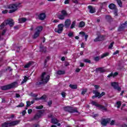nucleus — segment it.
<instances>
[{
    "label": "nucleus",
    "mask_w": 127,
    "mask_h": 127,
    "mask_svg": "<svg viewBox=\"0 0 127 127\" xmlns=\"http://www.w3.org/2000/svg\"><path fill=\"white\" fill-rule=\"evenodd\" d=\"M46 75V72H43L42 73V75L41 76V82H37L35 84L36 86L37 87H39V86H40V85H42V84H47L48 82L49 81V80H50V76L49 75H48L46 77H44V76Z\"/></svg>",
    "instance_id": "f257e3e1"
},
{
    "label": "nucleus",
    "mask_w": 127,
    "mask_h": 127,
    "mask_svg": "<svg viewBox=\"0 0 127 127\" xmlns=\"http://www.w3.org/2000/svg\"><path fill=\"white\" fill-rule=\"evenodd\" d=\"M19 5L20 3L10 4L7 5L6 8L10 9L9 10V13H12L17 10V7H19Z\"/></svg>",
    "instance_id": "f03ea898"
},
{
    "label": "nucleus",
    "mask_w": 127,
    "mask_h": 127,
    "mask_svg": "<svg viewBox=\"0 0 127 127\" xmlns=\"http://www.w3.org/2000/svg\"><path fill=\"white\" fill-rule=\"evenodd\" d=\"M16 85H17V82L16 81H14L10 84L1 86L0 89L2 91H6L7 90H10V89L15 88L16 87Z\"/></svg>",
    "instance_id": "7ed1b4c3"
},
{
    "label": "nucleus",
    "mask_w": 127,
    "mask_h": 127,
    "mask_svg": "<svg viewBox=\"0 0 127 127\" xmlns=\"http://www.w3.org/2000/svg\"><path fill=\"white\" fill-rule=\"evenodd\" d=\"M20 123L19 120H16L15 121H12L10 123L8 122H4L1 124L2 127H14V126H16L18 125Z\"/></svg>",
    "instance_id": "20e7f679"
},
{
    "label": "nucleus",
    "mask_w": 127,
    "mask_h": 127,
    "mask_svg": "<svg viewBox=\"0 0 127 127\" xmlns=\"http://www.w3.org/2000/svg\"><path fill=\"white\" fill-rule=\"evenodd\" d=\"M64 110L65 112H67L68 113H70V114H74V113H77V114H79L77 108H74L72 107L67 106L64 107Z\"/></svg>",
    "instance_id": "39448f33"
},
{
    "label": "nucleus",
    "mask_w": 127,
    "mask_h": 127,
    "mask_svg": "<svg viewBox=\"0 0 127 127\" xmlns=\"http://www.w3.org/2000/svg\"><path fill=\"white\" fill-rule=\"evenodd\" d=\"M93 93L95 94V95H93L92 97V99H95V98L101 99L103 96H105V95H106V93L105 92H102L101 93H100L98 90H93Z\"/></svg>",
    "instance_id": "423d86ee"
},
{
    "label": "nucleus",
    "mask_w": 127,
    "mask_h": 127,
    "mask_svg": "<svg viewBox=\"0 0 127 127\" xmlns=\"http://www.w3.org/2000/svg\"><path fill=\"white\" fill-rule=\"evenodd\" d=\"M108 7L110 8V9H112V10H114L113 13L115 16H118L119 15L118 14V10L116 5L112 3L109 5Z\"/></svg>",
    "instance_id": "0eeeda50"
},
{
    "label": "nucleus",
    "mask_w": 127,
    "mask_h": 127,
    "mask_svg": "<svg viewBox=\"0 0 127 127\" xmlns=\"http://www.w3.org/2000/svg\"><path fill=\"white\" fill-rule=\"evenodd\" d=\"M63 28H64V24H60L58 25V29L56 28L55 29V32H57V33H62V31H63Z\"/></svg>",
    "instance_id": "6e6552de"
},
{
    "label": "nucleus",
    "mask_w": 127,
    "mask_h": 127,
    "mask_svg": "<svg viewBox=\"0 0 127 127\" xmlns=\"http://www.w3.org/2000/svg\"><path fill=\"white\" fill-rule=\"evenodd\" d=\"M111 86L112 87H113L115 90H117V91H119V92H121V91H122V88H121V87L119 86V83H118V82H112Z\"/></svg>",
    "instance_id": "1a4fd4ad"
},
{
    "label": "nucleus",
    "mask_w": 127,
    "mask_h": 127,
    "mask_svg": "<svg viewBox=\"0 0 127 127\" xmlns=\"http://www.w3.org/2000/svg\"><path fill=\"white\" fill-rule=\"evenodd\" d=\"M106 37L105 35H99L97 36V38H96L94 40V42H98L100 41H103V40H105V38Z\"/></svg>",
    "instance_id": "9d476101"
},
{
    "label": "nucleus",
    "mask_w": 127,
    "mask_h": 127,
    "mask_svg": "<svg viewBox=\"0 0 127 127\" xmlns=\"http://www.w3.org/2000/svg\"><path fill=\"white\" fill-rule=\"evenodd\" d=\"M110 122H111V119L110 118L103 119L102 120L101 124L103 127H107V125L109 124Z\"/></svg>",
    "instance_id": "9b49d317"
},
{
    "label": "nucleus",
    "mask_w": 127,
    "mask_h": 127,
    "mask_svg": "<svg viewBox=\"0 0 127 127\" xmlns=\"http://www.w3.org/2000/svg\"><path fill=\"white\" fill-rule=\"evenodd\" d=\"M38 112L39 113L36 114L34 116V118L32 119V121H33L34 120H38V119L41 118V116L43 114V111H42V110H38Z\"/></svg>",
    "instance_id": "f8f14e48"
},
{
    "label": "nucleus",
    "mask_w": 127,
    "mask_h": 127,
    "mask_svg": "<svg viewBox=\"0 0 127 127\" xmlns=\"http://www.w3.org/2000/svg\"><path fill=\"white\" fill-rule=\"evenodd\" d=\"M127 21H126L125 23L121 24L118 28V31H124L125 30V28H126V26H127Z\"/></svg>",
    "instance_id": "ddd939ff"
},
{
    "label": "nucleus",
    "mask_w": 127,
    "mask_h": 127,
    "mask_svg": "<svg viewBox=\"0 0 127 127\" xmlns=\"http://www.w3.org/2000/svg\"><path fill=\"white\" fill-rule=\"evenodd\" d=\"M88 9L89 10L90 13H95L96 12V8L92 5H89L87 6Z\"/></svg>",
    "instance_id": "4468645a"
},
{
    "label": "nucleus",
    "mask_w": 127,
    "mask_h": 127,
    "mask_svg": "<svg viewBox=\"0 0 127 127\" xmlns=\"http://www.w3.org/2000/svg\"><path fill=\"white\" fill-rule=\"evenodd\" d=\"M38 19L40 20H44L46 18V13H41L38 15Z\"/></svg>",
    "instance_id": "2eb2a0df"
},
{
    "label": "nucleus",
    "mask_w": 127,
    "mask_h": 127,
    "mask_svg": "<svg viewBox=\"0 0 127 127\" xmlns=\"http://www.w3.org/2000/svg\"><path fill=\"white\" fill-rule=\"evenodd\" d=\"M71 25V20L70 19H67L64 22V27L65 28H68L70 27Z\"/></svg>",
    "instance_id": "dca6fc26"
},
{
    "label": "nucleus",
    "mask_w": 127,
    "mask_h": 127,
    "mask_svg": "<svg viewBox=\"0 0 127 127\" xmlns=\"http://www.w3.org/2000/svg\"><path fill=\"white\" fill-rule=\"evenodd\" d=\"M5 22H6V25H7V24H8V25L10 27H12V26L13 25H14V22H13V20L12 19H11V20H5Z\"/></svg>",
    "instance_id": "f3484780"
},
{
    "label": "nucleus",
    "mask_w": 127,
    "mask_h": 127,
    "mask_svg": "<svg viewBox=\"0 0 127 127\" xmlns=\"http://www.w3.org/2000/svg\"><path fill=\"white\" fill-rule=\"evenodd\" d=\"M47 51V48L45 46H42L41 45L40 46V52H42V53H46Z\"/></svg>",
    "instance_id": "a211bd4d"
},
{
    "label": "nucleus",
    "mask_w": 127,
    "mask_h": 127,
    "mask_svg": "<svg viewBox=\"0 0 127 127\" xmlns=\"http://www.w3.org/2000/svg\"><path fill=\"white\" fill-rule=\"evenodd\" d=\"M105 18L107 20V21H108V22H109L110 23H111V22H113V21H114V18H113L112 17V16L110 15H107L106 16Z\"/></svg>",
    "instance_id": "6ab92c4d"
},
{
    "label": "nucleus",
    "mask_w": 127,
    "mask_h": 127,
    "mask_svg": "<svg viewBox=\"0 0 127 127\" xmlns=\"http://www.w3.org/2000/svg\"><path fill=\"white\" fill-rule=\"evenodd\" d=\"M96 72H100V73H105L106 69H104V67H98L95 69Z\"/></svg>",
    "instance_id": "aec40b11"
},
{
    "label": "nucleus",
    "mask_w": 127,
    "mask_h": 127,
    "mask_svg": "<svg viewBox=\"0 0 127 127\" xmlns=\"http://www.w3.org/2000/svg\"><path fill=\"white\" fill-rule=\"evenodd\" d=\"M52 124H53L54 125H57L58 123H59V121L57 120L56 118H52L51 120Z\"/></svg>",
    "instance_id": "412c9836"
},
{
    "label": "nucleus",
    "mask_w": 127,
    "mask_h": 127,
    "mask_svg": "<svg viewBox=\"0 0 127 127\" xmlns=\"http://www.w3.org/2000/svg\"><path fill=\"white\" fill-rule=\"evenodd\" d=\"M36 29L37 30V32L40 34V32L42 31V30L43 29V27L42 26H39L36 27Z\"/></svg>",
    "instance_id": "4be33fe9"
},
{
    "label": "nucleus",
    "mask_w": 127,
    "mask_h": 127,
    "mask_svg": "<svg viewBox=\"0 0 127 127\" xmlns=\"http://www.w3.org/2000/svg\"><path fill=\"white\" fill-rule=\"evenodd\" d=\"M26 20H27V19H26V18H20L18 19V21L19 23H23L24 22H25V21H26Z\"/></svg>",
    "instance_id": "5701e85b"
},
{
    "label": "nucleus",
    "mask_w": 127,
    "mask_h": 127,
    "mask_svg": "<svg viewBox=\"0 0 127 127\" xmlns=\"http://www.w3.org/2000/svg\"><path fill=\"white\" fill-rule=\"evenodd\" d=\"M6 23L5 22V21L3 22L0 25V30L3 29L4 28V26H6Z\"/></svg>",
    "instance_id": "b1692460"
},
{
    "label": "nucleus",
    "mask_w": 127,
    "mask_h": 127,
    "mask_svg": "<svg viewBox=\"0 0 127 127\" xmlns=\"http://www.w3.org/2000/svg\"><path fill=\"white\" fill-rule=\"evenodd\" d=\"M110 55V53H105L104 54H103L101 56V59H103V58H105V57H107L108 56H109Z\"/></svg>",
    "instance_id": "393cba45"
},
{
    "label": "nucleus",
    "mask_w": 127,
    "mask_h": 127,
    "mask_svg": "<svg viewBox=\"0 0 127 127\" xmlns=\"http://www.w3.org/2000/svg\"><path fill=\"white\" fill-rule=\"evenodd\" d=\"M57 17L60 20H64V19H65V16L62 14H58L57 15Z\"/></svg>",
    "instance_id": "a878e982"
},
{
    "label": "nucleus",
    "mask_w": 127,
    "mask_h": 127,
    "mask_svg": "<svg viewBox=\"0 0 127 127\" xmlns=\"http://www.w3.org/2000/svg\"><path fill=\"white\" fill-rule=\"evenodd\" d=\"M58 75H64L65 74V70H59L57 72Z\"/></svg>",
    "instance_id": "bb28decb"
},
{
    "label": "nucleus",
    "mask_w": 127,
    "mask_h": 127,
    "mask_svg": "<svg viewBox=\"0 0 127 127\" xmlns=\"http://www.w3.org/2000/svg\"><path fill=\"white\" fill-rule=\"evenodd\" d=\"M32 64V63L31 62H30L28 63L27 64H26L24 66V67L25 68H29L30 67V66H31Z\"/></svg>",
    "instance_id": "cd10ccee"
},
{
    "label": "nucleus",
    "mask_w": 127,
    "mask_h": 127,
    "mask_svg": "<svg viewBox=\"0 0 127 127\" xmlns=\"http://www.w3.org/2000/svg\"><path fill=\"white\" fill-rule=\"evenodd\" d=\"M24 79L22 81L21 84V85H22V84H24V83H26V82H27V80H28V77L25 76L24 77Z\"/></svg>",
    "instance_id": "c85d7f7f"
},
{
    "label": "nucleus",
    "mask_w": 127,
    "mask_h": 127,
    "mask_svg": "<svg viewBox=\"0 0 127 127\" xmlns=\"http://www.w3.org/2000/svg\"><path fill=\"white\" fill-rule=\"evenodd\" d=\"M116 1L120 7H123V2H122V0H116Z\"/></svg>",
    "instance_id": "c756f323"
},
{
    "label": "nucleus",
    "mask_w": 127,
    "mask_h": 127,
    "mask_svg": "<svg viewBox=\"0 0 127 127\" xmlns=\"http://www.w3.org/2000/svg\"><path fill=\"white\" fill-rule=\"evenodd\" d=\"M84 26H85V22L83 21L80 22L78 25V27H79V28H81L82 27H84Z\"/></svg>",
    "instance_id": "7c9ffc66"
},
{
    "label": "nucleus",
    "mask_w": 127,
    "mask_h": 127,
    "mask_svg": "<svg viewBox=\"0 0 127 127\" xmlns=\"http://www.w3.org/2000/svg\"><path fill=\"white\" fill-rule=\"evenodd\" d=\"M61 13L62 15L64 16H67V15H68V13H67V11L65 10H63L61 11Z\"/></svg>",
    "instance_id": "2f4dec72"
},
{
    "label": "nucleus",
    "mask_w": 127,
    "mask_h": 127,
    "mask_svg": "<svg viewBox=\"0 0 127 127\" xmlns=\"http://www.w3.org/2000/svg\"><path fill=\"white\" fill-rule=\"evenodd\" d=\"M98 108H99L100 110H102V111H107V110L106 107L101 105H99Z\"/></svg>",
    "instance_id": "473e14b6"
},
{
    "label": "nucleus",
    "mask_w": 127,
    "mask_h": 127,
    "mask_svg": "<svg viewBox=\"0 0 127 127\" xmlns=\"http://www.w3.org/2000/svg\"><path fill=\"white\" fill-rule=\"evenodd\" d=\"M106 5H107V2L100 3V8H101V9H103V8H104V7L106 6Z\"/></svg>",
    "instance_id": "72a5a7b5"
},
{
    "label": "nucleus",
    "mask_w": 127,
    "mask_h": 127,
    "mask_svg": "<svg viewBox=\"0 0 127 127\" xmlns=\"http://www.w3.org/2000/svg\"><path fill=\"white\" fill-rule=\"evenodd\" d=\"M39 34H40L39 33L35 32V34L33 35V39H36V38H37L38 36H39Z\"/></svg>",
    "instance_id": "f704fd0d"
},
{
    "label": "nucleus",
    "mask_w": 127,
    "mask_h": 127,
    "mask_svg": "<svg viewBox=\"0 0 127 127\" xmlns=\"http://www.w3.org/2000/svg\"><path fill=\"white\" fill-rule=\"evenodd\" d=\"M75 25H76V20H74V21H72V23L70 26V29H73V28H74V27H75Z\"/></svg>",
    "instance_id": "c9c22d12"
},
{
    "label": "nucleus",
    "mask_w": 127,
    "mask_h": 127,
    "mask_svg": "<svg viewBox=\"0 0 127 127\" xmlns=\"http://www.w3.org/2000/svg\"><path fill=\"white\" fill-rule=\"evenodd\" d=\"M116 105H117V109H120L121 106H122V102L121 101H117L116 102Z\"/></svg>",
    "instance_id": "e433bc0d"
},
{
    "label": "nucleus",
    "mask_w": 127,
    "mask_h": 127,
    "mask_svg": "<svg viewBox=\"0 0 127 127\" xmlns=\"http://www.w3.org/2000/svg\"><path fill=\"white\" fill-rule=\"evenodd\" d=\"M93 59L94 61H95V62H98L100 61V59H101V58L100 57V56H97V57H95Z\"/></svg>",
    "instance_id": "4c0bfd02"
},
{
    "label": "nucleus",
    "mask_w": 127,
    "mask_h": 127,
    "mask_svg": "<svg viewBox=\"0 0 127 127\" xmlns=\"http://www.w3.org/2000/svg\"><path fill=\"white\" fill-rule=\"evenodd\" d=\"M69 87L71 89H77V85L69 84Z\"/></svg>",
    "instance_id": "58836bf2"
},
{
    "label": "nucleus",
    "mask_w": 127,
    "mask_h": 127,
    "mask_svg": "<svg viewBox=\"0 0 127 127\" xmlns=\"http://www.w3.org/2000/svg\"><path fill=\"white\" fill-rule=\"evenodd\" d=\"M92 105H93V106H95V107H97L98 108H99V107H100V104H97V102H96L95 101H92Z\"/></svg>",
    "instance_id": "ea45409f"
},
{
    "label": "nucleus",
    "mask_w": 127,
    "mask_h": 127,
    "mask_svg": "<svg viewBox=\"0 0 127 127\" xmlns=\"http://www.w3.org/2000/svg\"><path fill=\"white\" fill-rule=\"evenodd\" d=\"M83 62H85V63H89V64H91V60L88 59H85L83 60Z\"/></svg>",
    "instance_id": "a19ab883"
},
{
    "label": "nucleus",
    "mask_w": 127,
    "mask_h": 127,
    "mask_svg": "<svg viewBox=\"0 0 127 127\" xmlns=\"http://www.w3.org/2000/svg\"><path fill=\"white\" fill-rule=\"evenodd\" d=\"M47 98V96H46V95H43L40 97V99L41 100H43L44 101H45Z\"/></svg>",
    "instance_id": "79ce46f5"
},
{
    "label": "nucleus",
    "mask_w": 127,
    "mask_h": 127,
    "mask_svg": "<svg viewBox=\"0 0 127 127\" xmlns=\"http://www.w3.org/2000/svg\"><path fill=\"white\" fill-rule=\"evenodd\" d=\"M116 126H117L118 127H127V125L126 124H123L122 125H121V124H117L116 125Z\"/></svg>",
    "instance_id": "37998d69"
},
{
    "label": "nucleus",
    "mask_w": 127,
    "mask_h": 127,
    "mask_svg": "<svg viewBox=\"0 0 127 127\" xmlns=\"http://www.w3.org/2000/svg\"><path fill=\"white\" fill-rule=\"evenodd\" d=\"M24 107V104L23 103H20L17 106V108H22Z\"/></svg>",
    "instance_id": "c03bdc74"
},
{
    "label": "nucleus",
    "mask_w": 127,
    "mask_h": 127,
    "mask_svg": "<svg viewBox=\"0 0 127 127\" xmlns=\"http://www.w3.org/2000/svg\"><path fill=\"white\" fill-rule=\"evenodd\" d=\"M114 42H112L108 47L109 49H112L114 46Z\"/></svg>",
    "instance_id": "a18cd8bd"
},
{
    "label": "nucleus",
    "mask_w": 127,
    "mask_h": 127,
    "mask_svg": "<svg viewBox=\"0 0 127 127\" xmlns=\"http://www.w3.org/2000/svg\"><path fill=\"white\" fill-rule=\"evenodd\" d=\"M36 109L37 110H42V109H43V105H40L39 106H37V107H36Z\"/></svg>",
    "instance_id": "49530a36"
},
{
    "label": "nucleus",
    "mask_w": 127,
    "mask_h": 127,
    "mask_svg": "<svg viewBox=\"0 0 127 127\" xmlns=\"http://www.w3.org/2000/svg\"><path fill=\"white\" fill-rule=\"evenodd\" d=\"M4 72H5V70L4 69H2L1 71H0V77H1V76H2Z\"/></svg>",
    "instance_id": "de8ad7c7"
},
{
    "label": "nucleus",
    "mask_w": 127,
    "mask_h": 127,
    "mask_svg": "<svg viewBox=\"0 0 127 127\" xmlns=\"http://www.w3.org/2000/svg\"><path fill=\"white\" fill-rule=\"evenodd\" d=\"M61 95H62L63 98H66V92H62Z\"/></svg>",
    "instance_id": "09e8293b"
},
{
    "label": "nucleus",
    "mask_w": 127,
    "mask_h": 127,
    "mask_svg": "<svg viewBox=\"0 0 127 127\" xmlns=\"http://www.w3.org/2000/svg\"><path fill=\"white\" fill-rule=\"evenodd\" d=\"M113 78H115V77H117V76L119 75V72H114V73H113Z\"/></svg>",
    "instance_id": "8fccbe9b"
},
{
    "label": "nucleus",
    "mask_w": 127,
    "mask_h": 127,
    "mask_svg": "<svg viewBox=\"0 0 127 127\" xmlns=\"http://www.w3.org/2000/svg\"><path fill=\"white\" fill-rule=\"evenodd\" d=\"M5 33H6V29H3L2 31L1 35L3 36L5 34Z\"/></svg>",
    "instance_id": "3c124183"
},
{
    "label": "nucleus",
    "mask_w": 127,
    "mask_h": 127,
    "mask_svg": "<svg viewBox=\"0 0 127 127\" xmlns=\"http://www.w3.org/2000/svg\"><path fill=\"white\" fill-rule=\"evenodd\" d=\"M32 127H40V125L38 124H35L33 125Z\"/></svg>",
    "instance_id": "603ef678"
},
{
    "label": "nucleus",
    "mask_w": 127,
    "mask_h": 127,
    "mask_svg": "<svg viewBox=\"0 0 127 127\" xmlns=\"http://www.w3.org/2000/svg\"><path fill=\"white\" fill-rule=\"evenodd\" d=\"M48 105L49 107H51V105H52V100H50L48 102Z\"/></svg>",
    "instance_id": "864d4df0"
},
{
    "label": "nucleus",
    "mask_w": 127,
    "mask_h": 127,
    "mask_svg": "<svg viewBox=\"0 0 127 127\" xmlns=\"http://www.w3.org/2000/svg\"><path fill=\"white\" fill-rule=\"evenodd\" d=\"M87 93V90L86 89H84L83 91L81 92V95H85Z\"/></svg>",
    "instance_id": "5fc2aeb1"
},
{
    "label": "nucleus",
    "mask_w": 127,
    "mask_h": 127,
    "mask_svg": "<svg viewBox=\"0 0 127 127\" xmlns=\"http://www.w3.org/2000/svg\"><path fill=\"white\" fill-rule=\"evenodd\" d=\"M73 35H74V34H73L72 32H69L68 34V36H69V37H72Z\"/></svg>",
    "instance_id": "6e6d98bb"
},
{
    "label": "nucleus",
    "mask_w": 127,
    "mask_h": 127,
    "mask_svg": "<svg viewBox=\"0 0 127 127\" xmlns=\"http://www.w3.org/2000/svg\"><path fill=\"white\" fill-rule=\"evenodd\" d=\"M26 104H27L26 107H29L31 106V103H30V101H27Z\"/></svg>",
    "instance_id": "4d7b16f0"
},
{
    "label": "nucleus",
    "mask_w": 127,
    "mask_h": 127,
    "mask_svg": "<svg viewBox=\"0 0 127 127\" xmlns=\"http://www.w3.org/2000/svg\"><path fill=\"white\" fill-rule=\"evenodd\" d=\"M7 70H9V72H11V71H12V68H11V67H10V66H8L7 68L6 69V71H7Z\"/></svg>",
    "instance_id": "13d9d810"
},
{
    "label": "nucleus",
    "mask_w": 127,
    "mask_h": 127,
    "mask_svg": "<svg viewBox=\"0 0 127 127\" xmlns=\"http://www.w3.org/2000/svg\"><path fill=\"white\" fill-rule=\"evenodd\" d=\"M64 65L65 67H68V66L70 65V64H69V62H65Z\"/></svg>",
    "instance_id": "bf43d9fd"
},
{
    "label": "nucleus",
    "mask_w": 127,
    "mask_h": 127,
    "mask_svg": "<svg viewBox=\"0 0 127 127\" xmlns=\"http://www.w3.org/2000/svg\"><path fill=\"white\" fill-rule=\"evenodd\" d=\"M72 2H73V3H76V4H78L79 3V1H78V0H71Z\"/></svg>",
    "instance_id": "052dcab7"
},
{
    "label": "nucleus",
    "mask_w": 127,
    "mask_h": 127,
    "mask_svg": "<svg viewBox=\"0 0 127 127\" xmlns=\"http://www.w3.org/2000/svg\"><path fill=\"white\" fill-rule=\"evenodd\" d=\"M7 12H8V10H4L2 11V13H3V14H5Z\"/></svg>",
    "instance_id": "680f3d73"
},
{
    "label": "nucleus",
    "mask_w": 127,
    "mask_h": 127,
    "mask_svg": "<svg viewBox=\"0 0 127 127\" xmlns=\"http://www.w3.org/2000/svg\"><path fill=\"white\" fill-rule=\"evenodd\" d=\"M111 77H113V72H112L110 74H109L107 76V77H108V78H111Z\"/></svg>",
    "instance_id": "e2e57ef3"
},
{
    "label": "nucleus",
    "mask_w": 127,
    "mask_h": 127,
    "mask_svg": "<svg viewBox=\"0 0 127 127\" xmlns=\"http://www.w3.org/2000/svg\"><path fill=\"white\" fill-rule=\"evenodd\" d=\"M94 86L95 87L96 90H98V89L100 88V86H99V85H94Z\"/></svg>",
    "instance_id": "0e129e2a"
},
{
    "label": "nucleus",
    "mask_w": 127,
    "mask_h": 127,
    "mask_svg": "<svg viewBox=\"0 0 127 127\" xmlns=\"http://www.w3.org/2000/svg\"><path fill=\"white\" fill-rule=\"evenodd\" d=\"M79 34L81 35H83V36H85V32L83 31H81L80 32H79Z\"/></svg>",
    "instance_id": "69168bd1"
},
{
    "label": "nucleus",
    "mask_w": 127,
    "mask_h": 127,
    "mask_svg": "<svg viewBox=\"0 0 127 127\" xmlns=\"http://www.w3.org/2000/svg\"><path fill=\"white\" fill-rule=\"evenodd\" d=\"M111 126H114L115 125V121L112 120L111 122L110 123Z\"/></svg>",
    "instance_id": "338daca9"
},
{
    "label": "nucleus",
    "mask_w": 127,
    "mask_h": 127,
    "mask_svg": "<svg viewBox=\"0 0 127 127\" xmlns=\"http://www.w3.org/2000/svg\"><path fill=\"white\" fill-rule=\"evenodd\" d=\"M69 2V0H65L64 1V4H68Z\"/></svg>",
    "instance_id": "774afa93"
}]
</instances>
